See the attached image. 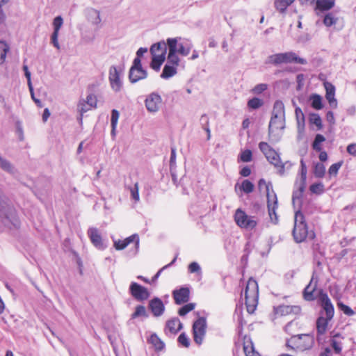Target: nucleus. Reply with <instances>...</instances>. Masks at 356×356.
Segmentation results:
<instances>
[{
  "mask_svg": "<svg viewBox=\"0 0 356 356\" xmlns=\"http://www.w3.org/2000/svg\"><path fill=\"white\" fill-rule=\"evenodd\" d=\"M167 44L169 50L167 58L168 62L175 65H179L180 62L178 54L187 56L193 47L190 40L180 37L168 38Z\"/></svg>",
  "mask_w": 356,
  "mask_h": 356,
  "instance_id": "1",
  "label": "nucleus"
},
{
  "mask_svg": "<svg viewBox=\"0 0 356 356\" xmlns=\"http://www.w3.org/2000/svg\"><path fill=\"white\" fill-rule=\"evenodd\" d=\"M322 302L324 312L321 313L316 323L318 337L323 336L326 333L329 323L334 313V307L327 296L325 295L322 298Z\"/></svg>",
  "mask_w": 356,
  "mask_h": 356,
  "instance_id": "2",
  "label": "nucleus"
},
{
  "mask_svg": "<svg viewBox=\"0 0 356 356\" xmlns=\"http://www.w3.org/2000/svg\"><path fill=\"white\" fill-rule=\"evenodd\" d=\"M244 296L247 312L253 314L258 305L259 286L257 282L252 277H250L246 284Z\"/></svg>",
  "mask_w": 356,
  "mask_h": 356,
  "instance_id": "3",
  "label": "nucleus"
},
{
  "mask_svg": "<svg viewBox=\"0 0 356 356\" xmlns=\"http://www.w3.org/2000/svg\"><path fill=\"white\" fill-rule=\"evenodd\" d=\"M293 236L297 243L303 242L307 237L310 238L314 237V232H309L305 216L300 211H298L295 213Z\"/></svg>",
  "mask_w": 356,
  "mask_h": 356,
  "instance_id": "4",
  "label": "nucleus"
},
{
  "mask_svg": "<svg viewBox=\"0 0 356 356\" xmlns=\"http://www.w3.org/2000/svg\"><path fill=\"white\" fill-rule=\"evenodd\" d=\"M314 344L313 335L302 334L293 335L286 341V346L296 351H305L312 348Z\"/></svg>",
  "mask_w": 356,
  "mask_h": 356,
  "instance_id": "5",
  "label": "nucleus"
},
{
  "mask_svg": "<svg viewBox=\"0 0 356 356\" xmlns=\"http://www.w3.org/2000/svg\"><path fill=\"white\" fill-rule=\"evenodd\" d=\"M291 63H296L305 65L307 63V61L305 59L298 57L294 52L292 51L270 55L267 58L266 61V63L273 64L275 65Z\"/></svg>",
  "mask_w": 356,
  "mask_h": 356,
  "instance_id": "6",
  "label": "nucleus"
},
{
  "mask_svg": "<svg viewBox=\"0 0 356 356\" xmlns=\"http://www.w3.org/2000/svg\"><path fill=\"white\" fill-rule=\"evenodd\" d=\"M259 188L261 190L263 187H265L266 191L267 196V206L268 210V214L271 221L276 224L278 222V216L276 213L277 209V198L275 193L273 191L270 192L269 186L266 181L261 179L259 181Z\"/></svg>",
  "mask_w": 356,
  "mask_h": 356,
  "instance_id": "7",
  "label": "nucleus"
},
{
  "mask_svg": "<svg viewBox=\"0 0 356 356\" xmlns=\"http://www.w3.org/2000/svg\"><path fill=\"white\" fill-rule=\"evenodd\" d=\"M234 220L238 227L247 230H252L257 225L254 216H248L241 209H237L234 215Z\"/></svg>",
  "mask_w": 356,
  "mask_h": 356,
  "instance_id": "8",
  "label": "nucleus"
},
{
  "mask_svg": "<svg viewBox=\"0 0 356 356\" xmlns=\"http://www.w3.org/2000/svg\"><path fill=\"white\" fill-rule=\"evenodd\" d=\"M207 321L204 317L198 318L193 324L192 331L194 341L200 345L202 343L207 332Z\"/></svg>",
  "mask_w": 356,
  "mask_h": 356,
  "instance_id": "9",
  "label": "nucleus"
},
{
  "mask_svg": "<svg viewBox=\"0 0 356 356\" xmlns=\"http://www.w3.org/2000/svg\"><path fill=\"white\" fill-rule=\"evenodd\" d=\"M301 313V307L298 305H281L273 307V318H278L289 316H297Z\"/></svg>",
  "mask_w": 356,
  "mask_h": 356,
  "instance_id": "10",
  "label": "nucleus"
},
{
  "mask_svg": "<svg viewBox=\"0 0 356 356\" xmlns=\"http://www.w3.org/2000/svg\"><path fill=\"white\" fill-rule=\"evenodd\" d=\"M108 80L111 88L114 92H118L122 90L123 82L121 79V72L115 66L110 67Z\"/></svg>",
  "mask_w": 356,
  "mask_h": 356,
  "instance_id": "11",
  "label": "nucleus"
},
{
  "mask_svg": "<svg viewBox=\"0 0 356 356\" xmlns=\"http://www.w3.org/2000/svg\"><path fill=\"white\" fill-rule=\"evenodd\" d=\"M145 104L148 112L152 113H156L161 106L162 98L158 93L152 92L147 96Z\"/></svg>",
  "mask_w": 356,
  "mask_h": 356,
  "instance_id": "12",
  "label": "nucleus"
},
{
  "mask_svg": "<svg viewBox=\"0 0 356 356\" xmlns=\"http://www.w3.org/2000/svg\"><path fill=\"white\" fill-rule=\"evenodd\" d=\"M129 292L132 297L138 301L146 300L150 293L148 289L136 282H131L129 286Z\"/></svg>",
  "mask_w": 356,
  "mask_h": 356,
  "instance_id": "13",
  "label": "nucleus"
},
{
  "mask_svg": "<svg viewBox=\"0 0 356 356\" xmlns=\"http://www.w3.org/2000/svg\"><path fill=\"white\" fill-rule=\"evenodd\" d=\"M63 24V19L61 16H57L54 19L53 27L54 31L51 36V42L57 49H60V44L58 42V35L60 28Z\"/></svg>",
  "mask_w": 356,
  "mask_h": 356,
  "instance_id": "14",
  "label": "nucleus"
},
{
  "mask_svg": "<svg viewBox=\"0 0 356 356\" xmlns=\"http://www.w3.org/2000/svg\"><path fill=\"white\" fill-rule=\"evenodd\" d=\"M182 327V323L178 318H172L166 321L164 332L165 334H171L175 335L177 334Z\"/></svg>",
  "mask_w": 356,
  "mask_h": 356,
  "instance_id": "15",
  "label": "nucleus"
},
{
  "mask_svg": "<svg viewBox=\"0 0 356 356\" xmlns=\"http://www.w3.org/2000/svg\"><path fill=\"white\" fill-rule=\"evenodd\" d=\"M172 296L177 305L187 302L190 298V290L188 287H181L172 291Z\"/></svg>",
  "mask_w": 356,
  "mask_h": 356,
  "instance_id": "16",
  "label": "nucleus"
},
{
  "mask_svg": "<svg viewBox=\"0 0 356 356\" xmlns=\"http://www.w3.org/2000/svg\"><path fill=\"white\" fill-rule=\"evenodd\" d=\"M285 127V118H275V117H271L269 123V134L278 135L279 132L282 131Z\"/></svg>",
  "mask_w": 356,
  "mask_h": 356,
  "instance_id": "17",
  "label": "nucleus"
},
{
  "mask_svg": "<svg viewBox=\"0 0 356 356\" xmlns=\"http://www.w3.org/2000/svg\"><path fill=\"white\" fill-rule=\"evenodd\" d=\"M324 88L325 89V97L327 100L330 106L332 108H336L337 107V101L335 98V87L334 86L328 81H325Z\"/></svg>",
  "mask_w": 356,
  "mask_h": 356,
  "instance_id": "18",
  "label": "nucleus"
},
{
  "mask_svg": "<svg viewBox=\"0 0 356 356\" xmlns=\"http://www.w3.org/2000/svg\"><path fill=\"white\" fill-rule=\"evenodd\" d=\"M134 243L136 248L139 245V237L137 234H133L125 239L118 240L114 242V247L118 250H124L130 243Z\"/></svg>",
  "mask_w": 356,
  "mask_h": 356,
  "instance_id": "19",
  "label": "nucleus"
},
{
  "mask_svg": "<svg viewBox=\"0 0 356 356\" xmlns=\"http://www.w3.org/2000/svg\"><path fill=\"white\" fill-rule=\"evenodd\" d=\"M149 308L154 316H161L165 311V306L159 298H154L149 302Z\"/></svg>",
  "mask_w": 356,
  "mask_h": 356,
  "instance_id": "20",
  "label": "nucleus"
},
{
  "mask_svg": "<svg viewBox=\"0 0 356 356\" xmlns=\"http://www.w3.org/2000/svg\"><path fill=\"white\" fill-rule=\"evenodd\" d=\"M147 76V72L143 67H131L129 73V79L131 83H136L145 79Z\"/></svg>",
  "mask_w": 356,
  "mask_h": 356,
  "instance_id": "21",
  "label": "nucleus"
},
{
  "mask_svg": "<svg viewBox=\"0 0 356 356\" xmlns=\"http://www.w3.org/2000/svg\"><path fill=\"white\" fill-rule=\"evenodd\" d=\"M88 235L91 243L98 249H103V242L99 230L95 227H91L88 230Z\"/></svg>",
  "mask_w": 356,
  "mask_h": 356,
  "instance_id": "22",
  "label": "nucleus"
},
{
  "mask_svg": "<svg viewBox=\"0 0 356 356\" xmlns=\"http://www.w3.org/2000/svg\"><path fill=\"white\" fill-rule=\"evenodd\" d=\"M243 346L245 356H261L259 352L255 350L251 338L247 335L243 337Z\"/></svg>",
  "mask_w": 356,
  "mask_h": 356,
  "instance_id": "23",
  "label": "nucleus"
},
{
  "mask_svg": "<svg viewBox=\"0 0 356 356\" xmlns=\"http://www.w3.org/2000/svg\"><path fill=\"white\" fill-rule=\"evenodd\" d=\"M167 47L168 44L167 42H165L164 41L159 42L156 44H154L151 48H150V52L152 56L154 55H163L165 56L166 51H167Z\"/></svg>",
  "mask_w": 356,
  "mask_h": 356,
  "instance_id": "24",
  "label": "nucleus"
},
{
  "mask_svg": "<svg viewBox=\"0 0 356 356\" xmlns=\"http://www.w3.org/2000/svg\"><path fill=\"white\" fill-rule=\"evenodd\" d=\"M316 289V283L313 284V278L311 280L309 284L305 288L303 291L304 299L307 301L315 300L316 296L314 292Z\"/></svg>",
  "mask_w": 356,
  "mask_h": 356,
  "instance_id": "25",
  "label": "nucleus"
},
{
  "mask_svg": "<svg viewBox=\"0 0 356 356\" xmlns=\"http://www.w3.org/2000/svg\"><path fill=\"white\" fill-rule=\"evenodd\" d=\"M178 65H175L171 64L168 62L166 65H165L163 72L161 74V77L164 79H168L177 74V67Z\"/></svg>",
  "mask_w": 356,
  "mask_h": 356,
  "instance_id": "26",
  "label": "nucleus"
},
{
  "mask_svg": "<svg viewBox=\"0 0 356 356\" xmlns=\"http://www.w3.org/2000/svg\"><path fill=\"white\" fill-rule=\"evenodd\" d=\"M341 339H343V337L339 334L337 333L334 334L330 340V344L332 347L334 353L336 354H340L342 350V342Z\"/></svg>",
  "mask_w": 356,
  "mask_h": 356,
  "instance_id": "27",
  "label": "nucleus"
},
{
  "mask_svg": "<svg viewBox=\"0 0 356 356\" xmlns=\"http://www.w3.org/2000/svg\"><path fill=\"white\" fill-rule=\"evenodd\" d=\"M272 117L275 118H285L284 106L282 101H276L273 106Z\"/></svg>",
  "mask_w": 356,
  "mask_h": 356,
  "instance_id": "28",
  "label": "nucleus"
},
{
  "mask_svg": "<svg viewBox=\"0 0 356 356\" xmlns=\"http://www.w3.org/2000/svg\"><path fill=\"white\" fill-rule=\"evenodd\" d=\"M321 162L317 163L314 165V175L316 177L322 178L325 173V167L323 162L325 161L327 157H319Z\"/></svg>",
  "mask_w": 356,
  "mask_h": 356,
  "instance_id": "29",
  "label": "nucleus"
},
{
  "mask_svg": "<svg viewBox=\"0 0 356 356\" xmlns=\"http://www.w3.org/2000/svg\"><path fill=\"white\" fill-rule=\"evenodd\" d=\"M335 0H316V9L325 11L332 8L334 6Z\"/></svg>",
  "mask_w": 356,
  "mask_h": 356,
  "instance_id": "30",
  "label": "nucleus"
},
{
  "mask_svg": "<svg viewBox=\"0 0 356 356\" xmlns=\"http://www.w3.org/2000/svg\"><path fill=\"white\" fill-rule=\"evenodd\" d=\"M88 19L93 25L95 26H99L102 22L100 13L95 9H90L88 11Z\"/></svg>",
  "mask_w": 356,
  "mask_h": 356,
  "instance_id": "31",
  "label": "nucleus"
},
{
  "mask_svg": "<svg viewBox=\"0 0 356 356\" xmlns=\"http://www.w3.org/2000/svg\"><path fill=\"white\" fill-rule=\"evenodd\" d=\"M148 341L156 351H161L165 347L163 341L156 334H152Z\"/></svg>",
  "mask_w": 356,
  "mask_h": 356,
  "instance_id": "32",
  "label": "nucleus"
},
{
  "mask_svg": "<svg viewBox=\"0 0 356 356\" xmlns=\"http://www.w3.org/2000/svg\"><path fill=\"white\" fill-rule=\"evenodd\" d=\"M268 161L274 165L277 172L282 175L284 172V163H283L280 157H267Z\"/></svg>",
  "mask_w": 356,
  "mask_h": 356,
  "instance_id": "33",
  "label": "nucleus"
},
{
  "mask_svg": "<svg viewBox=\"0 0 356 356\" xmlns=\"http://www.w3.org/2000/svg\"><path fill=\"white\" fill-rule=\"evenodd\" d=\"M295 0H275L274 4L277 10L283 13L286 11L288 6L293 3Z\"/></svg>",
  "mask_w": 356,
  "mask_h": 356,
  "instance_id": "34",
  "label": "nucleus"
},
{
  "mask_svg": "<svg viewBox=\"0 0 356 356\" xmlns=\"http://www.w3.org/2000/svg\"><path fill=\"white\" fill-rule=\"evenodd\" d=\"M165 60V56L162 54L161 55H154L152 56V62H151V67L153 70L155 71H159L160 70V67L163 63Z\"/></svg>",
  "mask_w": 356,
  "mask_h": 356,
  "instance_id": "35",
  "label": "nucleus"
},
{
  "mask_svg": "<svg viewBox=\"0 0 356 356\" xmlns=\"http://www.w3.org/2000/svg\"><path fill=\"white\" fill-rule=\"evenodd\" d=\"M259 149L264 156H278L277 152L273 149L267 143H259Z\"/></svg>",
  "mask_w": 356,
  "mask_h": 356,
  "instance_id": "36",
  "label": "nucleus"
},
{
  "mask_svg": "<svg viewBox=\"0 0 356 356\" xmlns=\"http://www.w3.org/2000/svg\"><path fill=\"white\" fill-rule=\"evenodd\" d=\"M9 50V45L5 41L0 40V65L6 61L7 53Z\"/></svg>",
  "mask_w": 356,
  "mask_h": 356,
  "instance_id": "37",
  "label": "nucleus"
},
{
  "mask_svg": "<svg viewBox=\"0 0 356 356\" xmlns=\"http://www.w3.org/2000/svg\"><path fill=\"white\" fill-rule=\"evenodd\" d=\"M310 100L312 101V106L314 108L320 110L323 108L322 97L319 95H312Z\"/></svg>",
  "mask_w": 356,
  "mask_h": 356,
  "instance_id": "38",
  "label": "nucleus"
},
{
  "mask_svg": "<svg viewBox=\"0 0 356 356\" xmlns=\"http://www.w3.org/2000/svg\"><path fill=\"white\" fill-rule=\"evenodd\" d=\"M254 184L248 179L243 180L241 183V185L240 186V190L245 193H252L254 191Z\"/></svg>",
  "mask_w": 356,
  "mask_h": 356,
  "instance_id": "39",
  "label": "nucleus"
},
{
  "mask_svg": "<svg viewBox=\"0 0 356 356\" xmlns=\"http://www.w3.org/2000/svg\"><path fill=\"white\" fill-rule=\"evenodd\" d=\"M195 307V303H188L183 307H181L179 311L178 314L181 316H184L186 315L188 312L193 311Z\"/></svg>",
  "mask_w": 356,
  "mask_h": 356,
  "instance_id": "40",
  "label": "nucleus"
},
{
  "mask_svg": "<svg viewBox=\"0 0 356 356\" xmlns=\"http://www.w3.org/2000/svg\"><path fill=\"white\" fill-rule=\"evenodd\" d=\"M264 102L261 99L254 97L248 102V106L252 109H257L263 105Z\"/></svg>",
  "mask_w": 356,
  "mask_h": 356,
  "instance_id": "41",
  "label": "nucleus"
},
{
  "mask_svg": "<svg viewBox=\"0 0 356 356\" xmlns=\"http://www.w3.org/2000/svg\"><path fill=\"white\" fill-rule=\"evenodd\" d=\"M85 102L88 106L91 108H96L97 106V99L96 95L93 94H90L86 97V99Z\"/></svg>",
  "mask_w": 356,
  "mask_h": 356,
  "instance_id": "42",
  "label": "nucleus"
},
{
  "mask_svg": "<svg viewBox=\"0 0 356 356\" xmlns=\"http://www.w3.org/2000/svg\"><path fill=\"white\" fill-rule=\"evenodd\" d=\"M309 190L312 193L321 194L324 191V186L322 183H315L310 186Z\"/></svg>",
  "mask_w": 356,
  "mask_h": 356,
  "instance_id": "43",
  "label": "nucleus"
},
{
  "mask_svg": "<svg viewBox=\"0 0 356 356\" xmlns=\"http://www.w3.org/2000/svg\"><path fill=\"white\" fill-rule=\"evenodd\" d=\"M337 19L331 13L327 14L323 19V24L326 26H331L337 23Z\"/></svg>",
  "mask_w": 356,
  "mask_h": 356,
  "instance_id": "44",
  "label": "nucleus"
},
{
  "mask_svg": "<svg viewBox=\"0 0 356 356\" xmlns=\"http://www.w3.org/2000/svg\"><path fill=\"white\" fill-rule=\"evenodd\" d=\"M342 164H343V161H339V162L332 164L328 170L329 175L330 177L337 176L338 171H339V168L341 167Z\"/></svg>",
  "mask_w": 356,
  "mask_h": 356,
  "instance_id": "45",
  "label": "nucleus"
},
{
  "mask_svg": "<svg viewBox=\"0 0 356 356\" xmlns=\"http://www.w3.org/2000/svg\"><path fill=\"white\" fill-rule=\"evenodd\" d=\"M177 341L180 345L185 348H188L190 346V340L184 332L181 333L178 337Z\"/></svg>",
  "mask_w": 356,
  "mask_h": 356,
  "instance_id": "46",
  "label": "nucleus"
},
{
  "mask_svg": "<svg viewBox=\"0 0 356 356\" xmlns=\"http://www.w3.org/2000/svg\"><path fill=\"white\" fill-rule=\"evenodd\" d=\"M120 116L119 112L113 109L111 112V123L113 128V131L115 130L116 125L118 124V118Z\"/></svg>",
  "mask_w": 356,
  "mask_h": 356,
  "instance_id": "47",
  "label": "nucleus"
},
{
  "mask_svg": "<svg viewBox=\"0 0 356 356\" xmlns=\"http://www.w3.org/2000/svg\"><path fill=\"white\" fill-rule=\"evenodd\" d=\"M268 88V85L266 83H259L256 85L252 89V92L255 95H259L266 90Z\"/></svg>",
  "mask_w": 356,
  "mask_h": 356,
  "instance_id": "48",
  "label": "nucleus"
},
{
  "mask_svg": "<svg viewBox=\"0 0 356 356\" xmlns=\"http://www.w3.org/2000/svg\"><path fill=\"white\" fill-rule=\"evenodd\" d=\"M131 197L136 201H139V193H138V183L136 182L134 187L129 188Z\"/></svg>",
  "mask_w": 356,
  "mask_h": 356,
  "instance_id": "49",
  "label": "nucleus"
},
{
  "mask_svg": "<svg viewBox=\"0 0 356 356\" xmlns=\"http://www.w3.org/2000/svg\"><path fill=\"white\" fill-rule=\"evenodd\" d=\"M296 117L298 122V127L301 126L302 124L304 123L305 118L304 114L302 111V110L297 107L295 110Z\"/></svg>",
  "mask_w": 356,
  "mask_h": 356,
  "instance_id": "50",
  "label": "nucleus"
},
{
  "mask_svg": "<svg viewBox=\"0 0 356 356\" xmlns=\"http://www.w3.org/2000/svg\"><path fill=\"white\" fill-rule=\"evenodd\" d=\"M310 122L315 124L317 127L321 128L322 120L318 114H312L309 118Z\"/></svg>",
  "mask_w": 356,
  "mask_h": 356,
  "instance_id": "51",
  "label": "nucleus"
},
{
  "mask_svg": "<svg viewBox=\"0 0 356 356\" xmlns=\"http://www.w3.org/2000/svg\"><path fill=\"white\" fill-rule=\"evenodd\" d=\"M300 163H301V179H302V186L301 188V191H303V189L305 188V181H306L307 171L306 165L303 162V160H301Z\"/></svg>",
  "mask_w": 356,
  "mask_h": 356,
  "instance_id": "52",
  "label": "nucleus"
},
{
  "mask_svg": "<svg viewBox=\"0 0 356 356\" xmlns=\"http://www.w3.org/2000/svg\"><path fill=\"white\" fill-rule=\"evenodd\" d=\"M146 314L145 308L143 305H138L136 307L135 312L132 314V318H136L140 316H145Z\"/></svg>",
  "mask_w": 356,
  "mask_h": 356,
  "instance_id": "53",
  "label": "nucleus"
},
{
  "mask_svg": "<svg viewBox=\"0 0 356 356\" xmlns=\"http://www.w3.org/2000/svg\"><path fill=\"white\" fill-rule=\"evenodd\" d=\"M338 306L339 309L346 314L349 316L355 314L354 311L348 305L343 303H339Z\"/></svg>",
  "mask_w": 356,
  "mask_h": 356,
  "instance_id": "54",
  "label": "nucleus"
},
{
  "mask_svg": "<svg viewBox=\"0 0 356 356\" xmlns=\"http://www.w3.org/2000/svg\"><path fill=\"white\" fill-rule=\"evenodd\" d=\"M78 109L82 115L84 113H86L87 111L90 110L91 108H90V106L86 104L85 100H81L79 102L78 104Z\"/></svg>",
  "mask_w": 356,
  "mask_h": 356,
  "instance_id": "55",
  "label": "nucleus"
},
{
  "mask_svg": "<svg viewBox=\"0 0 356 356\" xmlns=\"http://www.w3.org/2000/svg\"><path fill=\"white\" fill-rule=\"evenodd\" d=\"M0 167L6 171L11 172L12 165L9 162L3 159V157H0Z\"/></svg>",
  "mask_w": 356,
  "mask_h": 356,
  "instance_id": "56",
  "label": "nucleus"
},
{
  "mask_svg": "<svg viewBox=\"0 0 356 356\" xmlns=\"http://www.w3.org/2000/svg\"><path fill=\"white\" fill-rule=\"evenodd\" d=\"M324 140H325V138L322 135H321V134L316 135L315 140L314 141V143H313L314 149H318L319 145Z\"/></svg>",
  "mask_w": 356,
  "mask_h": 356,
  "instance_id": "57",
  "label": "nucleus"
},
{
  "mask_svg": "<svg viewBox=\"0 0 356 356\" xmlns=\"http://www.w3.org/2000/svg\"><path fill=\"white\" fill-rule=\"evenodd\" d=\"M200 268L197 263L192 262L188 266V270L190 273H196L200 270Z\"/></svg>",
  "mask_w": 356,
  "mask_h": 356,
  "instance_id": "58",
  "label": "nucleus"
},
{
  "mask_svg": "<svg viewBox=\"0 0 356 356\" xmlns=\"http://www.w3.org/2000/svg\"><path fill=\"white\" fill-rule=\"evenodd\" d=\"M296 325H297V324H296V323H295L293 321H291V322H289V323H287V324L286 325V326L284 327V331H285L286 333H288V334H292V332H293V329H292V328H293V326H296Z\"/></svg>",
  "mask_w": 356,
  "mask_h": 356,
  "instance_id": "59",
  "label": "nucleus"
},
{
  "mask_svg": "<svg viewBox=\"0 0 356 356\" xmlns=\"http://www.w3.org/2000/svg\"><path fill=\"white\" fill-rule=\"evenodd\" d=\"M251 174V170L248 166H244L240 170V175L242 177H248Z\"/></svg>",
  "mask_w": 356,
  "mask_h": 356,
  "instance_id": "60",
  "label": "nucleus"
},
{
  "mask_svg": "<svg viewBox=\"0 0 356 356\" xmlns=\"http://www.w3.org/2000/svg\"><path fill=\"white\" fill-rule=\"evenodd\" d=\"M175 259H174L172 260V261L170 264H168V265H166V266H163L161 269H160V270L156 273V275L152 277V280H151V283H152V282H154L158 279V277H159V275H160V274H161V271H162L163 269H165V268H166L167 267H168L169 266H170L172 264H173V263L175 262Z\"/></svg>",
  "mask_w": 356,
  "mask_h": 356,
  "instance_id": "61",
  "label": "nucleus"
},
{
  "mask_svg": "<svg viewBox=\"0 0 356 356\" xmlns=\"http://www.w3.org/2000/svg\"><path fill=\"white\" fill-rule=\"evenodd\" d=\"M347 152L351 155H356V143L349 145L347 147Z\"/></svg>",
  "mask_w": 356,
  "mask_h": 356,
  "instance_id": "62",
  "label": "nucleus"
},
{
  "mask_svg": "<svg viewBox=\"0 0 356 356\" xmlns=\"http://www.w3.org/2000/svg\"><path fill=\"white\" fill-rule=\"evenodd\" d=\"M23 70L24 72L25 76L27 79V83L31 82V74L30 71L29 70L28 66L24 65Z\"/></svg>",
  "mask_w": 356,
  "mask_h": 356,
  "instance_id": "63",
  "label": "nucleus"
},
{
  "mask_svg": "<svg viewBox=\"0 0 356 356\" xmlns=\"http://www.w3.org/2000/svg\"><path fill=\"white\" fill-rule=\"evenodd\" d=\"M326 118H327V120L330 124H334V122H335L334 116V113L332 111H328L327 113Z\"/></svg>",
  "mask_w": 356,
  "mask_h": 356,
  "instance_id": "64",
  "label": "nucleus"
}]
</instances>
